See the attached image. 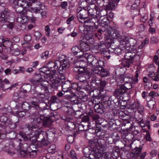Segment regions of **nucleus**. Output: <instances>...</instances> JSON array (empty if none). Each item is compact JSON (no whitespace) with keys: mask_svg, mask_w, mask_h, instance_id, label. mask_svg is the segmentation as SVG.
Segmentation results:
<instances>
[{"mask_svg":"<svg viewBox=\"0 0 159 159\" xmlns=\"http://www.w3.org/2000/svg\"><path fill=\"white\" fill-rule=\"evenodd\" d=\"M36 127V126L35 125H30L29 124H27L25 125L24 128L26 130L31 132L34 131V129H35Z\"/></svg>","mask_w":159,"mask_h":159,"instance_id":"56","label":"nucleus"},{"mask_svg":"<svg viewBox=\"0 0 159 159\" xmlns=\"http://www.w3.org/2000/svg\"><path fill=\"white\" fill-rule=\"evenodd\" d=\"M153 61L155 64L158 66V69L157 70V74L159 73V57L157 55H155L153 57Z\"/></svg>","mask_w":159,"mask_h":159,"instance_id":"60","label":"nucleus"},{"mask_svg":"<svg viewBox=\"0 0 159 159\" xmlns=\"http://www.w3.org/2000/svg\"><path fill=\"white\" fill-rule=\"evenodd\" d=\"M89 77L88 72H84L83 74H78L76 78L79 80V82H81L87 81V80L89 79Z\"/></svg>","mask_w":159,"mask_h":159,"instance_id":"23","label":"nucleus"},{"mask_svg":"<svg viewBox=\"0 0 159 159\" xmlns=\"http://www.w3.org/2000/svg\"><path fill=\"white\" fill-rule=\"evenodd\" d=\"M28 152L29 153L30 157L31 158H34L37 155V151L36 150H32L31 149H28Z\"/></svg>","mask_w":159,"mask_h":159,"instance_id":"51","label":"nucleus"},{"mask_svg":"<svg viewBox=\"0 0 159 159\" xmlns=\"http://www.w3.org/2000/svg\"><path fill=\"white\" fill-rule=\"evenodd\" d=\"M16 144L17 143H14L10 141L3 148V150L10 155H13L15 154V149H17Z\"/></svg>","mask_w":159,"mask_h":159,"instance_id":"8","label":"nucleus"},{"mask_svg":"<svg viewBox=\"0 0 159 159\" xmlns=\"http://www.w3.org/2000/svg\"><path fill=\"white\" fill-rule=\"evenodd\" d=\"M12 14L9 11L7 8H5L4 11L1 13V18L0 21L2 23H11L13 22Z\"/></svg>","mask_w":159,"mask_h":159,"instance_id":"6","label":"nucleus"},{"mask_svg":"<svg viewBox=\"0 0 159 159\" xmlns=\"http://www.w3.org/2000/svg\"><path fill=\"white\" fill-rule=\"evenodd\" d=\"M36 109L37 111V112L40 115V116H46L45 113L44 114V113L47 111L46 109L41 108L39 106V108Z\"/></svg>","mask_w":159,"mask_h":159,"instance_id":"50","label":"nucleus"},{"mask_svg":"<svg viewBox=\"0 0 159 159\" xmlns=\"http://www.w3.org/2000/svg\"><path fill=\"white\" fill-rule=\"evenodd\" d=\"M85 64H86V62L82 60H78L74 63V67L75 68L80 67H85L84 65Z\"/></svg>","mask_w":159,"mask_h":159,"instance_id":"32","label":"nucleus"},{"mask_svg":"<svg viewBox=\"0 0 159 159\" xmlns=\"http://www.w3.org/2000/svg\"><path fill=\"white\" fill-rule=\"evenodd\" d=\"M79 90L83 89L87 91L88 90V84L87 81L79 82Z\"/></svg>","mask_w":159,"mask_h":159,"instance_id":"31","label":"nucleus"},{"mask_svg":"<svg viewBox=\"0 0 159 159\" xmlns=\"http://www.w3.org/2000/svg\"><path fill=\"white\" fill-rule=\"evenodd\" d=\"M98 16H94L89 18L85 20V23H88L89 25H99V20L98 18Z\"/></svg>","mask_w":159,"mask_h":159,"instance_id":"18","label":"nucleus"},{"mask_svg":"<svg viewBox=\"0 0 159 159\" xmlns=\"http://www.w3.org/2000/svg\"><path fill=\"white\" fill-rule=\"evenodd\" d=\"M125 92V90L120 84L119 85V87L114 91V95L115 97L120 98Z\"/></svg>","mask_w":159,"mask_h":159,"instance_id":"22","label":"nucleus"},{"mask_svg":"<svg viewBox=\"0 0 159 159\" xmlns=\"http://www.w3.org/2000/svg\"><path fill=\"white\" fill-rule=\"evenodd\" d=\"M137 108L138 109V113H139L140 114H142V115L143 114H144V108L143 107L142 105H141L139 104Z\"/></svg>","mask_w":159,"mask_h":159,"instance_id":"63","label":"nucleus"},{"mask_svg":"<svg viewBox=\"0 0 159 159\" xmlns=\"http://www.w3.org/2000/svg\"><path fill=\"white\" fill-rule=\"evenodd\" d=\"M92 151V149L90 147H88L84 148L83 150L84 156H87L90 158Z\"/></svg>","mask_w":159,"mask_h":159,"instance_id":"40","label":"nucleus"},{"mask_svg":"<svg viewBox=\"0 0 159 159\" xmlns=\"http://www.w3.org/2000/svg\"><path fill=\"white\" fill-rule=\"evenodd\" d=\"M134 82H125L124 84H121L122 87L126 92L127 90L131 89L132 87V84H134Z\"/></svg>","mask_w":159,"mask_h":159,"instance_id":"43","label":"nucleus"},{"mask_svg":"<svg viewBox=\"0 0 159 159\" xmlns=\"http://www.w3.org/2000/svg\"><path fill=\"white\" fill-rule=\"evenodd\" d=\"M35 135L36 137L38 138H40L41 139H45V136H46L48 138L50 139V136H49L48 134L47 136L46 133L42 131H36L35 132Z\"/></svg>","mask_w":159,"mask_h":159,"instance_id":"24","label":"nucleus"},{"mask_svg":"<svg viewBox=\"0 0 159 159\" xmlns=\"http://www.w3.org/2000/svg\"><path fill=\"white\" fill-rule=\"evenodd\" d=\"M66 57L65 55H61L58 58L59 61H57V62L60 63L61 64L62 63L63 61H66Z\"/></svg>","mask_w":159,"mask_h":159,"instance_id":"64","label":"nucleus"},{"mask_svg":"<svg viewBox=\"0 0 159 159\" xmlns=\"http://www.w3.org/2000/svg\"><path fill=\"white\" fill-rule=\"evenodd\" d=\"M119 80L121 83L130 82H133L132 75L129 74H123L122 76L120 78Z\"/></svg>","mask_w":159,"mask_h":159,"instance_id":"19","label":"nucleus"},{"mask_svg":"<svg viewBox=\"0 0 159 159\" xmlns=\"http://www.w3.org/2000/svg\"><path fill=\"white\" fill-rule=\"evenodd\" d=\"M40 71L46 74L44 75V78L46 79L45 76H51V72L50 69L47 67H44L40 69Z\"/></svg>","mask_w":159,"mask_h":159,"instance_id":"33","label":"nucleus"},{"mask_svg":"<svg viewBox=\"0 0 159 159\" xmlns=\"http://www.w3.org/2000/svg\"><path fill=\"white\" fill-rule=\"evenodd\" d=\"M31 88V87L30 85L29 84H23L21 88L22 91L25 93L29 92Z\"/></svg>","mask_w":159,"mask_h":159,"instance_id":"44","label":"nucleus"},{"mask_svg":"<svg viewBox=\"0 0 159 159\" xmlns=\"http://www.w3.org/2000/svg\"><path fill=\"white\" fill-rule=\"evenodd\" d=\"M49 120L48 118L46 116H40L39 117L34 118L33 120L34 123L35 124H42L46 125Z\"/></svg>","mask_w":159,"mask_h":159,"instance_id":"15","label":"nucleus"},{"mask_svg":"<svg viewBox=\"0 0 159 159\" xmlns=\"http://www.w3.org/2000/svg\"><path fill=\"white\" fill-rule=\"evenodd\" d=\"M26 14L24 13L23 16L18 17L17 18V22L20 23L22 24L27 23L29 20V19L28 16H26Z\"/></svg>","mask_w":159,"mask_h":159,"instance_id":"29","label":"nucleus"},{"mask_svg":"<svg viewBox=\"0 0 159 159\" xmlns=\"http://www.w3.org/2000/svg\"><path fill=\"white\" fill-rule=\"evenodd\" d=\"M90 7L89 6L86 9L88 12V16L89 15L93 16H94V14L95 12L97 14V13H98V11H97L95 8H90Z\"/></svg>","mask_w":159,"mask_h":159,"instance_id":"46","label":"nucleus"},{"mask_svg":"<svg viewBox=\"0 0 159 159\" xmlns=\"http://www.w3.org/2000/svg\"><path fill=\"white\" fill-rule=\"evenodd\" d=\"M96 139H93L92 140H90L89 141V147H90L92 149V150L93 149L97 148L98 147Z\"/></svg>","mask_w":159,"mask_h":159,"instance_id":"30","label":"nucleus"},{"mask_svg":"<svg viewBox=\"0 0 159 159\" xmlns=\"http://www.w3.org/2000/svg\"><path fill=\"white\" fill-rule=\"evenodd\" d=\"M103 152L99 150L98 148L97 149H93L91 152L90 156V158L91 159H99L101 158Z\"/></svg>","mask_w":159,"mask_h":159,"instance_id":"17","label":"nucleus"},{"mask_svg":"<svg viewBox=\"0 0 159 159\" xmlns=\"http://www.w3.org/2000/svg\"><path fill=\"white\" fill-rule=\"evenodd\" d=\"M59 75L55 73L53 75L45 76L46 79L50 81L52 88L57 89L61 85L62 80L60 79L61 77Z\"/></svg>","mask_w":159,"mask_h":159,"instance_id":"4","label":"nucleus"},{"mask_svg":"<svg viewBox=\"0 0 159 159\" xmlns=\"http://www.w3.org/2000/svg\"><path fill=\"white\" fill-rule=\"evenodd\" d=\"M137 52L136 50L127 52H126L124 57L125 58L131 60L132 61L133 60L135 61H138L139 60L140 57L139 55H137Z\"/></svg>","mask_w":159,"mask_h":159,"instance_id":"11","label":"nucleus"},{"mask_svg":"<svg viewBox=\"0 0 159 159\" xmlns=\"http://www.w3.org/2000/svg\"><path fill=\"white\" fill-rule=\"evenodd\" d=\"M88 62L92 65V68L98 66H102L103 64L102 61L98 60L92 55H90L88 57Z\"/></svg>","mask_w":159,"mask_h":159,"instance_id":"9","label":"nucleus"},{"mask_svg":"<svg viewBox=\"0 0 159 159\" xmlns=\"http://www.w3.org/2000/svg\"><path fill=\"white\" fill-rule=\"evenodd\" d=\"M81 50L84 52L89 50L90 49L89 45L85 42L82 41H80Z\"/></svg>","mask_w":159,"mask_h":159,"instance_id":"34","label":"nucleus"},{"mask_svg":"<svg viewBox=\"0 0 159 159\" xmlns=\"http://www.w3.org/2000/svg\"><path fill=\"white\" fill-rule=\"evenodd\" d=\"M31 107L30 105L26 102H24L21 104L22 108L25 110H29L31 108Z\"/></svg>","mask_w":159,"mask_h":159,"instance_id":"54","label":"nucleus"},{"mask_svg":"<svg viewBox=\"0 0 159 159\" xmlns=\"http://www.w3.org/2000/svg\"><path fill=\"white\" fill-rule=\"evenodd\" d=\"M30 5V3L25 0H18L17 2V7L16 9V11L21 14L23 9L28 8Z\"/></svg>","mask_w":159,"mask_h":159,"instance_id":"10","label":"nucleus"},{"mask_svg":"<svg viewBox=\"0 0 159 159\" xmlns=\"http://www.w3.org/2000/svg\"><path fill=\"white\" fill-rule=\"evenodd\" d=\"M62 90L65 92H68L71 89V83L70 81L62 80L61 84Z\"/></svg>","mask_w":159,"mask_h":159,"instance_id":"20","label":"nucleus"},{"mask_svg":"<svg viewBox=\"0 0 159 159\" xmlns=\"http://www.w3.org/2000/svg\"><path fill=\"white\" fill-rule=\"evenodd\" d=\"M78 12L77 17L79 22L81 23H84L85 20L87 19L88 17V14L86 9H81L80 8H78L77 9Z\"/></svg>","mask_w":159,"mask_h":159,"instance_id":"7","label":"nucleus"},{"mask_svg":"<svg viewBox=\"0 0 159 159\" xmlns=\"http://www.w3.org/2000/svg\"><path fill=\"white\" fill-rule=\"evenodd\" d=\"M142 147L136 148L130 153V156L132 159H135L137 157L139 156V154L141 152Z\"/></svg>","mask_w":159,"mask_h":159,"instance_id":"25","label":"nucleus"},{"mask_svg":"<svg viewBox=\"0 0 159 159\" xmlns=\"http://www.w3.org/2000/svg\"><path fill=\"white\" fill-rule=\"evenodd\" d=\"M125 58V59L123 60L121 64L124 67H129L131 64L132 63L133 61H132L131 60Z\"/></svg>","mask_w":159,"mask_h":159,"instance_id":"41","label":"nucleus"},{"mask_svg":"<svg viewBox=\"0 0 159 159\" xmlns=\"http://www.w3.org/2000/svg\"><path fill=\"white\" fill-rule=\"evenodd\" d=\"M156 103L155 101L153 100H150L148 103V107L151 109H153L154 105Z\"/></svg>","mask_w":159,"mask_h":159,"instance_id":"57","label":"nucleus"},{"mask_svg":"<svg viewBox=\"0 0 159 159\" xmlns=\"http://www.w3.org/2000/svg\"><path fill=\"white\" fill-rule=\"evenodd\" d=\"M109 34L111 38L113 39H119L120 38L121 36L118 31L115 30L111 31Z\"/></svg>","mask_w":159,"mask_h":159,"instance_id":"37","label":"nucleus"},{"mask_svg":"<svg viewBox=\"0 0 159 159\" xmlns=\"http://www.w3.org/2000/svg\"><path fill=\"white\" fill-rule=\"evenodd\" d=\"M98 17L100 16L99 20V24L102 27V28H105L106 30H108L109 26L108 23L109 21L106 15L107 12L105 10L101 11L97 13Z\"/></svg>","mask_w":159,"mask_h":159,"instance_id":"5","label":"nucleus"},{"mask_svg":"<svg viewBox=\"0 0 159 159\" xmlns=\"http://www.w3.org/2000/svg\"><path fill=\"white\" fill-rule=\"evenodd\" d=\"M24 44L29 43L31 39V37L29 34H26L24 37Z\"/></svg>","mask_w":159,"mask_h":159,"instance_id":"52","label":"nucleus"},{"mask_svg":"<svg viewBox=\"0 0 159 159\" xmlns=\"http://www.w3.org/2000/svg\"><path fill=\"white\" fill-rule=\"evenodd\" d=\"M100 75L102 77H106L109 75V72L106 70L102 67V69L101 70Z\"/></svg>","mask_w":159,"mask_h":159,"instance_id":"53","label":"nucleus"},{"mask_svg":"<svg viewBox=\"0 0 159 159\" xmlns=\"http://www.w3.org/2000/svg\"><path fill=\"white\" fill-rule=\"evenodd\" d=\"M98 124L101 125V122H97L96 123V121H92L91 122H89L88 124L86 126L89 129H95Z\"/></svg>","mask_w":159,"mask_h":159,"instance_id":"36","label":"nucleus"},{"mask_svg":"<svg viewBox=\"0 0 159 159\" xmlns=\"http://www.w3.org/2000/svg\"><path fill=\"white\" fill-rule=\"evenodd\" d=\"M143 81L144 83L146 84L145 86H148V87H151L152 86V84L151 81L148 79L146 77H144L143 78Z\"/></svg>","mask_w":159,"mask_h":159,"instance_id":"55","label":"nucleus"},{"mask_svg":"<svg viewBox=\"0 0 159 159\" xmlns=\"http://www.w3.org/2000/svg\"><path fill=\"white\" fill-rule=\"evenodd\" d=\"M103 107L102 104L98 103L96 104L94 107L95 112L98 113L102 114L105 111V109Z\"/></svg>","mask_w":159,"mask_h":159,"instance_id":"27","label":"nucleus"},{"mask_svg":"<svg viewBox=\"0 0 159 159\" xmlns=\"http://www.w3.org/2000/svg\"><path fill=\"white\" fill-rule=\"evenodd\" d=\"M108 0H96V2L98 5L101 7L105 6L107 5Z\"/></svg>","mask_w":159,"mask_h":159,"instance_id":"49","label":"nucleus"},{"mask_svg":"<svg viewBox=\"0 0 159 159\" xmlns=\"http://www.w3.org/2000/svg\"><path fill=\"white\" fill-rule=\"evenodd\" d=\"M31 6L30 4V6L29 7V11H30L32 12H35L36 13H38L39 12V8H38V7H30Z\"/></svg>","mask_w":159,"mask_h":159,"instance_id":"62","label":"nucleus"},{"mask_svg":"<svg viewBox=\"0 0 159 159\" xmlns=\"http://www.w3.org/2000/svg\"><path fill=\"white\" fill-rule=\"evenodd\" d=\"M30 81L36 87L35 90L36 91L40 90H44L46 91L48 89V81L44 80L42 78H40L38 80L32 79L30 80Z\"/></svg>","mask_w":159,"mask_h":159,"instance_id":"3","label":"nucleus"},{"mask_svg":"<svg viewBox=\"0 0 159 159\" xmlns=\"http://www.w3.org/2000/svg\"><path fill=\"white\" fill-rule=\"evenodd\" d=\"M2 45L7 48H11V46L12 45V42L8 40H4L2 43Z\"/></svg>","mask_w":159,"mask_h":159,"instance_id":"48","label":"nucleus"},{"mask_svg":"<svg viewBox=\"0 0 159 159\" xmlns=\"http://www.w3.org/2000/svg\"><path fill=\"white\" fill-rule=\"evenodd\" d=\"M102 66H98V67L92 68L91 70L93 71V73L100 75L101 70L102 69Z\"/></svg>","mask_w":159,"mask_h":159,"instance_id":"47","label":"nucleus"},{"mask_svg":"<svg viewBox=\"0 0 159 159\" xmlns=\"http://www.w3.org/2000/svg\"><path fill=\"white\" fill-rule=\"evenodd\" d=\"M71 51L74 55L78 57H81L84 54L83 51L77 46L73 47L71 48Z\"/></svg>","mask_w":159,"mask_h":159,"instance_id":"21","label":"nucleus"},{"mask_svg":"<svg viewBox=\"0 0 159 159\" xmlns=\"http://www.w3.org/2000/svg\"><path fill=\"white\" fill-rule=\"evenodd\" d=\"M108 125L109 129L111 130H114L116 129L118 126L114 120H113V121H109L108 123Z\"/></svg>","mask_w":159,"mask_h":159,"instance_id":"35","label":"nucleus"},{"mask_svg":"<svg viewBox=\"0 0 159 159\" xmlns=\"http://www.w3.org/2000/svg\"><path fill=\"white\" fill-rule=\"evenodd\" d=\"M143 115L139 113L136 114L134 116V119L139 124L143 123Z\"/></svg>","mask_w":159,"mask_h":159,"instance_id":"42","label":"nucleus"},{"mask_svg":"<svg viewBox=\"0 0 159 159\" xmlns=\"http://www.w3.org/2000/svg\"><path fill=\"white\" fill-rule=\"evenodd\" d=\"M57 61L55 62L53 61H50L48 64L47 67L49 69H50L51 72V75H53L55 73H57V74H59L58 69L57 70L58 67V66H57Z\"/></svg>","mask_w":159,"mask_h":159,"instance_id":"13","label":"nucleus"},{"mask_svg":"<svg viewBox=\"0 0 159 159\" xmlns=\"http://www.w3.org/2000/svg\"><path fill=\"white\" fill-rule=\"evenodd\" d=\"M148 71H149L148 75V77L153 78V76H152L153 73H154V71L155 70V68L154 67H152V65H151L147 68Z\"/></svg>","mask_w":159,"mask_h":159,"instance_id":"45","label":"nucleus"},{"mask_svg":"<svg viewBox=\"0 0 159 159\" xmlns=\"http://www.w3.org/2000/svg\"><path fill=\"white\" fill-rule=\"evenodd\" d=\"M30 103L31 104V105H30V106L31 107V108L33 107L35 109L39 108V105L37 102L32 101Z\"/></svg>","mask_w":159,"mask_h":159,"instance_id":"61","label":"nucleus"},{"mask_svg":"<svg viewBox=\"0 0 159 159\" xmlns=\"http://www.w3.org/2000/svg\"><path fill=\"white\" fill-rule=\"evenodd\" d=\"M136 43L134 39H131L128 40H121L120 42V45H117L116 48H113V45H111V48L114 49V52L116 54H120L121 51L124 50L130 46H133Z\"/></svg>","mask_w":159,"mask_h":159,"instance_id":"2","label":"nucleus"},{"mask_svg":"<svg viewBox=\"0 0 159 159\" xmlns=\"http://www.w3.org/2000/svg\"><path fill=\"white\" fill-rule=\"evenodd\" d=\"M89 3L86 2V0H80L79 1V8L81 9H87L89 5Z\"/></svg>","mask_w":159,"mask_h":159,"instance_id":"39","label":"nucleus"},{"mask_svg":"<svg viewBox=\"0 0 159 159\" xmlns=\"http://www.w3.org/2000/svg\"><path fill=\"white\" fill-rule=\"evenodd\" d=\"M16 112L17 117H22L25 114L23 111H8L7 112L2 113V115L0 117V130L5 131L6 133H9L12 131V129L16 127L15 123H13L10 118L12 115L13 112Z\"/></svg>","mask_w":159,"mask_h":159,"instance_id":"1","label":"nucleus"},{"mask_svg":"<svg viewBox=\"0 0 159 159\" xmlns=\"http://www.w3.org/2000/svg\"><path fill=\"white\" fill-rule=\"evenodd\" d=\"M92 119L94 121H96V123L97 122H99L101 120H102V119L97 114H94L93 115Z\"/></svg>","mask_w":159,"mask_h":159,"instance_id":"58","label":"nucleus"},{"mask_svg":"<svg viewBox=\"0 0 159 159\" xmlns=\"http://www.w3.org/2000/svg\"><path fill=\"white\" fill-rule=\"evenodd\" d=\"M108 48L106 45L105 44L102 43L100 44L98 46V49L101 52H103V53L105 55L109 53V52L108 51H106Z\"/></svg>","mask_w":159,"mask_h":159,"instance_id":"38","label":"nucleus"},{"mask_svg":"<svg viewBox=\"0 0 159 159\" xmlns=\"http://www.w3.org/2000/svg\"><path fill=\"white\" fill-rule=\"evenodd\" d=\"M108 3L107 5L105 6L107 10H111L114 9L116 5H117L116 0H109Z\"/></svg>","mask_w":159,"mask_h":159,"instance_id":"26","label":"nucleus"},{"mask_svg":"<svg viewBox=\"0 0 159 159\" xmlns=\"http://www.w3.org/2000/svg\"><path fill=\"white\" fill-rule=\"evenodd\" d=\"M119 105L118 99L115 98L114 100H109L105 102L103 106L107 108H112L116 107Z\"/></svg>","mask_w":159,"mask_h":159,"instance_id":"12","label":"nucleus"},{"mask_svg":"<svg viewBox=\"0 0 159 159\" xmlns=\"http://www.w3.org/2000/svg\"><path fill=\"white\" fill-rule=\"evenodd\" d=\"M11 53L15 56H17L20 54V49L19 46L14 44L10 48Z\"/></svg>","mask_w":159,"mask_h":159,"instance_id":"28","label":"nucleus"},{"mask_svg":"<svg viewBox=\"0 0 159 159\" xmlns=\"http://www.w3.org/2000/svg\"><path fill=\"white\" fill-rule=\"evenodd\" d=\"M21 140L19 139V142L17 143V147L16 148L17 150H24L28 152V149H30L31 148L34 146L33 145H29L27 143H25L24 144L21 143Z\"/></svg>","mask_w":159,"mask_h":159,"instance_id":"16","label":"nucleus"},{"mask_svg":"<svg viewBox=\"0 0 159 159\" xmlns=\"http://www.w3.org/2000/svg\"><path fill=\"white\" fill-rule=\"evenodd\" d=\"M70 65L69 61L66 60L64 61L61 64L60 63V66L58 68L59 74H63L65 73L66 70L69 68Z\"/></svg>","mask_w":159,"mask_h":159,"instance_id":"14","label":"nucleus"},{"mask_svg":"<svg viewBox=\"0 0 159 159\" xmlns=\"http://www.w3.org/2000/svg\"><path fill=\"white\" fill-rule=\"evenodd\" d=\"M111 154L109 152H103L101 159H110Z\"/></svg>","mask_w":159,"mask_h":159,"instance_id":"59","label":"nucleus"}]
</instances>
